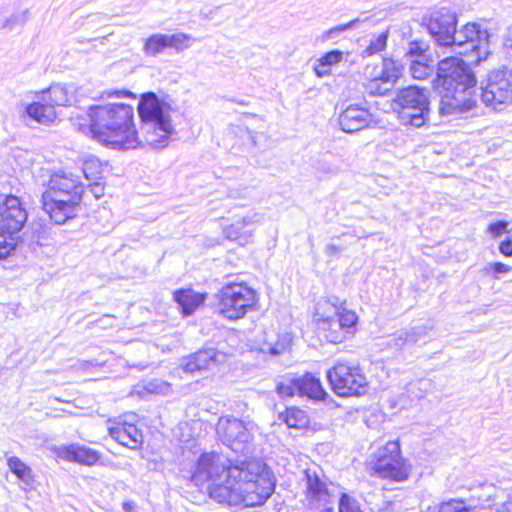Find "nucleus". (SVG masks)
Returning <instances> with one entry per match:
<instances>
[{"label":"nucleus","mask_w":512,"mask_h":512,"mask_svg":"<svg viewBox=\"0 0 512 512\" xmlns=\"http://www.w3.org/2000/svg\"><path fill=\"white\" fill-rule=\"evenodd\" d=\"M100 452L79 444L61 446L57 449V456L63 460L77 462L92 466L100 459Z\"/></svg>","instance_id":"6ab92c4d"},{"label":"nucleus","mask_w":512,"mask_h":512,"mask_svg":"<svg viewBox=\"0 0 512 512\" xmlns=\"http://www.w3.org/2000/svg\"><path fill=\"white\" fill-rule=\"evenodd\" d=\"M27 218V211L18 197L0 196V232L18 235Z\"/></svg>","instance_id":"ddd939ff"},{"label":"nucleus","mask_w":512,"mask_h":512,"mask_svg":"<svg viewBox=\"0 0 512 512\" xmlns=\"http://www.w3.org/2000/svg\"><path fill=\"white\" fill-rule=\"evenodd\" d=\"M438 512H470L463 501L450 500L440 505Z\"/></svg>","instance_id":"c03bdc74"},{"label":"nucleus","mask_w":512,"mask_h":512,"mask_svg":"<svg viewBox=\"0 0 512 512\" xmlns=\"http://www.w3.org/2000/svg\"><path fill=\"white\" fill-rule=\"evenodd\" d=\"M509 71H510V75L512 76V69H511V70H509Z\"/></svg>","instance_id":"69168bd1"},{"label":"nucleus","mask_w":512,"mask_h":512,"mask_svg":"<svg viewBox=\"0 0 512 512\" xmlns=\"http://www.w3.org/2000/svg\"><path fill=\"white\" fill-rule=\"evenodd\" d=\"M26 112L29 117L41 124H50L56 119L54 104L43 101L42 98L39 101L28 105Z\"/></svg>","instance_id":"a878e982"},{"label":"nucleus","mask_w":512,"mask_h":512,"mask_svg":"<svg viewBox=\"0 0 512 512\" xmlns=\"http://www.w3.org/2000/svg\"><path fill=\"white\" fill-rule=\"evenodd\" d=\"M218 310L229 320L243 318L257 302L255 290L244 283H228L218 294Z\"/></svg>","instance_id":"20e7f679"},{"label":"nucleus","mask_w":512,"mask_h":512,"mask_svg":"<svg viewBox=\"0 0 512 512\" xmlns=\"http://www.w3.org/2000/svg\"><path fill=\"white\" fill-rule=\"evenodd\" d=\"M58 189L65 192H84L85 186L79 176L70 171L58 170L50 175L45 191H58Z\"/></svg>","instance_id":"412c9836"},{"label":"nucleus","mask_w":512,"mask_h":512,"mask_svg":"<svg viewBox=\"0 0 512 512\" xmlns=\"http://www.w3.org/2000/svg\"><path fill=\"white\" fill-rule=\"evenodd\" d=\"M172 107L155 93L143 94L138 104L141 135L133 123L134 110L127 104L95 105L88 110L93 137L114 149H133L143 143L164 148L175 133L171 121Z\"/></svg>","instance_id":"f257e3e1"},{"label":"nucleus","mask_w":512,"mask_h":512,"mask_svg":"<svg viewBox=\"0 0 512 512\" xmlns=\"http://www.w3.org/2000/svg\"><path fill=\"white\" fill-rule=\"evenodd\" d=\"M18 23V18L16 16L10 17L5 20V22L2 25V28H8L9 30H12L15 26V24Z\"/></svg>","instance_id":"4d7b16f0"},{"label":"nucleus","mask_w":512,"mask_h":512,"mask_svg":"<svg viewBox=\"0 0 512 512\" xmlns=\"http://www.w3.org/2000/svg\"><path fill=\"white\" fill-rule=\"evenodd\" d=\"M374 474L382 479L402 482L408 479L410 465L401 456L400 445L396 441H389L379 449L372 462Z\"/></svg>","instance_id":"6e6552de"},{"label":"nucleus","mask_w":512,"mask_h":512,"mask_svg":"<svg viewBox=\"0 0 512 512\" xmlns=\"http://www.w3.org/2000/svg\"><path fill=\"white\" fill-rule=\"evenodd\" d=\"M368 90L371 95H385L391 90L379 77L373 78L368 84Z\"/></svg>","instance_id":"de8ad7c7"},{"label":"nucleus","mask_w":512,"mask_h":512,"mask_svg":"<svg viewBox=\"0 0 512 512\" xmlns=\"http://www.w3.org/2000/svg\"><path fill=\"white\" fill-rule=\"evenodd\" d=\"M143 389L149 394L168 395L171 392L170 384L160 379L148 381Z\"/></svg>","instance_id":"ea45409f"},{"label":"nucleus","mask_w":512,"mask_h":512,"mask_svg":"<svg viewBox=\"0 0 512 512\" xmlns=\"http://www.w3.org/2000/svg\"><path fill=\"white\" fill-rule=\"evenodd\" d=\"M271 355H279L285 350L283 343H276L275 345H269L266 349Z\"/></svg>","instance_id":"5fc2aeb1"},{"label":"nucleus","mask_w":512,"mask_h":512,"mask_svg":"<svg viewBox=\"0 0 512 512\" xmlns=\"http://www.w3.org/2000/svg\"><path fill=\"white\" fill-rule=\"evenodd\" d=\"M7 465L10 471L15 474L24 485L32 487L34 484V476L32 469L27 466L20 458L16 456L9 457Z\"/></svg>","instance_id":"c85d7f7f"},{"label":"nucleus","mask_w":512,"mask_h":512,"mask_svg":"<svg viewBox=\"0 0 512 512\" xmlns=\"http://www.w3.org/2000/svg\"><path fill=\"white\" fill-rule=\"evenodd\" d=\"M276 390L282 397H290L297 393L296 386L294 385V379H292L289 383H278Z\"/></svg>","instance_id":"8fccbe9b"},{"label":"nucleus","mask_w":512,"mask_h":512,"mask_svg":"<svg viewBox=\"0 0 512 512\" xmlns=\"http://www.w3.org/2000/svg\"><path fill=\"white\" fill-rule=\"evenodd\" d=\"M481 100L493 110H502L512 100V76L506 68L495 69L481 82Z\"/></svg>","instance_id":"1a4fd4ad"},{"label":"nucleus","mask_w":512,"mask_h":512,"mask_svg":"<svg viewBox=\"0 0 512 512\" xmlns=\"http://www.w3.org/2000/svg\"><path fill=\"white\" fill-rule=\"evenodd\" d=\"M359 22H360L359 19H354L346 24L333 27L323 33L322 39L323 40L332 39L348 29L355 28Z\"/></svg>","instance_id":"37998d69"},{"label":"nucleus","mask_w":512,"mask_h":512,"mask_svg":"<svg viewBox=\"0 0 512 512\" xmlns=\"http://www.w3.org/2000/svg\"><path fill=\"white\" fill-rule=\"evenodd\" d=\"M389 504L387 505V507L385 508V510H380L379 512H389Z\"/></svg>","instance_id":"0e129e2a"},{"label":"nucleus","mask_w":512,"mask_h":512,"mask_svg":"<svg viewBox=\"0 0 512 512\" xmlns=\"http://www.w3.org/2000/svg\"><path fill=\"white\" fill-rule=\"evenodd\" d=\"M424 326H414L396 331L386 340V347L395 351H402L413 347L426 335Z\"/></svg>","instance_id":"f3484780"},{"label":"nucleus","mask_w":512,"mask_h":512,"mask_svg":"<svg viewBox=\"0 0 512 512\" xmlns=\"http://www.w3.org/2000/svg\"><path fill=\"white\" fill-rule=\"evenodd\" d=\"M399 122L404 126L420 128L429 121L430 106L395 108Z\"/></svg>","instance_id":"5701e85b"},{"label":"nucleus","mask_w":512,"mask_h":512,"mask_svg":"<svg viewBox=\"0 0 512 512\" xmlns=\"http://www.w3.org/2000/svg\"><path fill=\"white\" fill-rule=\"evenodd\" d=\"M167 44L169 48L175 49L177 52H182L191 46L193 38L185 33L166 34Z\"/></svg>","instance_id":"c9c22d12"},{"label":"nucleus","mask_w":512,"mask_h":512,"mask_svg":"<svg viewBox=\"0 0 512 512\" xmlns=\"http://www.w3.org/2000/svg\"><path fill=\"white\" fill-rule=\"evenodd\" d=\"M174 300L182 308L185 315L192 314L205 300L203 294L197 293L192 289H180L173 293Z\"/></svg>","instance_id":"393cba45"},{"label":"nucleus","mask_w":512,"mask_h":512,"mask_svg":"<svg viewBox=\"0 0 512 512\" xmlns=\"http://www.w3.org/2000/svg\"><path fill=\"white\" fill-rule=\"evenodd\" d=\"M107 95H108V97H111V96L123 97V96H130L132 94L129 91L115 90V91H112V92H108Z\"/></svg>","instance_id":"bf43d9fd"},{"label":"nucleus","mask_w":512,"mask_h":512,"mask_svg":"<svg viewBox=\"0 0 512 512\" xmlns=\"http://www.w3.org/2000/svg\"><path fill=\"white\" fill-rule=\"evenodd\" d=\"M428 387V383L426 381H418L415 383H410L407 387V393L409 396L411 395V399H420L424 396Z\"/></svg>","instance_id":"a18cd8bd"},{"label":"nucleus","mask_w":512,"mask_h":512,"mask_svg":"<svg viewBox=\"0 0 512 512\" xmlns=\"http://www.w3.org/2000/svg\"><path fill=\"white\" fill-rule=\"evenodd\" d=\"M256 425L233 416L220 417L216 424V433L221 442L232 451L247 455L252 452L253 432Z\"/></svg>","instance_id":"423d86ee"},{"label":"nucleus","mask_w":512,"mask_h":512,"mask_svg":"<svg viewBox=\"0 0 512 512\" xmlns=\"http://www.w3.org/2000/svg\"><path fill=\"white\" fill-rule=\"evenodd\" d=\"M340 251H341V248L335 244H328L326 246V253L328 255H337L338 253H340Z\"/></svg>","instance_id":"13d9d810"},{"label":"nucleus","mask_w":512,"mask_h":512,"mask_svg":"<svg viewBox=\"0 0 512 512\" xmlns=\"http://www.w3.org/2000/svg\"><path fill=\"white\" fill-rule=\"evenodd\" d=\"M373 122L369 110L358 104L348 105L339 115V125L346 133H354L370 126Z\"/></svg>","instance_id":"2eb2a0df"},{"label":"nucleus","mask_w":512,"mask_h":512,"mask_svg":"<svg viewBox=\"0 0 512 512\" xmlns=\"http://www.w3.org/2000/svg\"><path fill=\"white\" fill-rule=\"evenodd\" d=\"M122 508L125 512H134L135 505L132 501H125Z\"/></svg>","instance_id":"680f3d73"},{"label":"nucleus","mask_w":512,"mask_h":512,"mask_svg":"<svg viewBox=\"0 0 512 512\" xmlns=\"http://www.w3.org/2000/svg\"><path fill=\"white\" fill-rule=\"evenodd\" d=\"M457 25L456 13L441 7L431 13L427 28L439 46H448Z\"/></svg>","instance_id":"4468645a"},{"label":"nucleus","mask_w":512,"mask_h":512,"mask_svg":"<svg viewBox=\"0 0 512 512\" xmlns=\"http://www.w3.org/2000/svg\"><path fill=\"white\" fill-rule=\"evenodd\" d=\"M82 171L88 180H96L101 174V164L97 158L91 157L84 161Z\"/></svg>","instance_id":"58836bf2"},{"label":"nucleus","mask_w":512,"mask_h":512,"mask_svg":"<svg viewBox=\"0 0 512 512\" xmlns=\"http://www.w3.org/2000/svg\"><path fill=\"white\" fill-rule=\"evenodd\" d=\"M196 485L208 483L210 498L230 506H259L272 495L275 478L258 459L235 460L219 453H204L192 475Z\"/></svg>","instance_id":"f03ea898"},{"label":"nucleus","mask_w":512,"mask_h":512,"mask_svg":"<svg viewBox=\"0 0 512 512\" xmlns=\"http://www.w3.org/2000/svg\"><path fill=\"white\" fill-rule=\"evenodd\" d=\"M488 44V31L481 30L476 23H468L460 31L455 29L449 45L444 47L450 48L451 52L471 58L470 64H479L490 54Z\"/></svg>","instance_id":"7ed1b4c3"},{"label":"nucleus","mask_w":512,"mask_h":512,"mask_svg":"<svg viewBox=\"0 0 512 512\" xmlns=\"http://www.w3.org/2000/svg\"><path fill=\"white\" fill-rule=\"evenodd\" d=\"M84 192L70 191H44L42 194V208L50 219L58 225L65 224L77 216Z\"/></svg>","instance_id":"0eeeda50"},{"label":"nucleus","mask_w":512,"mask_h":512,"mask_svg":"<svg viewBox=\"0 0 512 512\" xmlns=\"http://www.w3.org/2000/svg\"><path fill=\"white\" fill-rule=\"evenodd\" d=\"M507 226H508V222L498 221L496 223H491L488 226L487 230L492 235V237L497 238L502 234V232L506 231Z\"/></svg>","instance_id":"3c124183"},{"label":"nucleus","mask_w":512,"mask_h":512,"mask_svg":"<svg viewBox=\"0 0 512 512\" xmlns=\"http://www.w3.org/2000/svg\"><path fill=\"white\" fill-rule=\"evenodd\" d=\"M322 169L325 173H328V174H336L339 170L337 167H334V166H326V163H322Z\"/></svg>","instance_id":"052dcab7"},{"label":"nucleus","mask_w":512,"mask_h":512,"mask_svg":"<svg viewBox=\"0 0 512 512\" xmlns=\"http://www.w3.org/2000/svg\"><path fill=\"white\" fill-rule=\"evenodd\" d=\"M475 87L476 85H463L444 89L439 113L448 116L472 110L477 104Z\"/></svg>","instance_id":"f8f14e48"},{"label":"nucleus","mask_w":512,"mask_h":512,"mask_svg":"<svg viewBox=\"0 0 512 512\" xmlns=\"http://www.w3.org/2000/svg\"><path fill=\"white\" fill-rule=\"evenodd\" d=\"M219 357L224 358V355L214 348L199 350L185 358L182 367L190 373L211 370L219 364Z\"/></svg>","instance_id":"dca6fc26"},{"label":"nucleus","mask_w":512,"mask_h":512,"mask_svg":"<svg viewBox=\"0 0 512 512\" xmlns=\"http://www.w3.org/2000/svg\"><path fill=\"white\" fill-rule=\"evenodd\" d=\"M168 48L166 34H153L148 37L143 46V52L148 56H157Z\"/></svg>","instance_id":"2f4dec72"},{"label":"nucleus","mask_w":512,"mask_h":512,"mask_svg":"<svg viewBox=\"0 0 512 512\" xmlns=\"http://www.w3.org/2000/svg\"><path fill=\"white\" fill-rule=\"evenodd\" d=\"M510 270L511 267L502 262L490 263L484 268V272L495 279H498L500 274L507 273Z\"/></svg>","instance_id":"49530a36"},{"label":"nucleus","mask_w":512,"mask_h":512,"mask_svg":"<svg viewBox=\"0 0 512 512\" xmlns=\"http://www.w3.org/2000/svg\"><path fill=\"white\" fill-rule=\"evenodd\" d=\"M304 502L310 509H318L332 503V494L328 488V478L323 469L312 465L303 471Z\"/></svg>","instance_id":"9d476101"},{"label":"nucleus","mask_w":512,"mask_h":512,"mask_svg":"<svg viewBox=\"0 0 512 512\" xmlns=\"http://www.w3.org/2000/svg\"><path fill=\"white\" fill-rule=\"evenodd\" d=\"M89 187L91 189V192L94 194L95 198H97V199L100 198L104 194V188L98 182L91 184Z\"/></svg>","instance_id":"6e6d98bb"},{"label":"nucleus","mask_w":512,"mask_h":512,"mask_svg":"<svg viewBox=\"0 0 512 512\" xmlns=\"http://www.w3.org/2000/svg\"><path fill=\"white\" fill-rule=\"evenodd\" d=\"M430 106L429 91L418 86H408L399 90L393 99V109Z\"/></svg>","instance_id":"a211bd4d"},{"label":"nucleus","mask_w":512,"mask_h":512,"mask_svg":"<svg viewBox=\"0 0 512 512\" xmlns=\"http://www.w3.org/2000/svg\"><path fill=\"white\" fill-rule=\"evenodd\" d=\"M314 71L318 77H325L330 75V67L324 65V63L318 59V63L314 66Z\"/></svg>","instance_id":"864d4df0"},{"label":"nucleus","mask_w":512,"mask_h":512,"mask_svg":"<svg viewBox=\"0 0 512 512\" xmlns=\"http://www.w3.org/2000/svg\"><path fill=\"white\" fill-rule=\"evenodd\" d=\"M499 251L505 257H512V240L507 238L502 241L499 245Z\"/></svg>","instance_id":"603ef678"},{"label":"nucleus","mask_w":512,"mask_h":512,"mask_svg":"<svg viewBox=\"0 0 512 512\" xmlns=\"http://www.w3.org/2000/svg\"><path fill=\"white\" fill-rule=\"evenodd\" d=\"M78 88L74 84H54L42 92L43 101L55 106H68L77 100Z\"/></svg>","instance_id":"4be33fe9"},{"label":"nucleus","mask_w":512,"mask_h":512,"mask_svg":"<svg viewBox=\"0 0 512 512\" xmlns=\"http://www.w3.org/2000/svg\"><path fill=\"white\" fill-rule=\"evenodd\" d=\"M470 59L466 63L457 56H449L438 63L437 78L444 89L463 86L476 85L477 80L470 70Z\"/></svg>","instance_id":"9b49d317"},{"label":"nucleus","mask_w":512,"mask_h":512,"mask_svg":"<svg viewBox=\"0 0 512 512\" xmlns=\"http://www.w3.org/2000/svg\"><path fill=\"white\" fill-rule=\"evenodd\" d=\"M387 32L379 34L375 39H372L370 44L363 50V56H372L386 47Z\"/></svg>","instance_id":"a19ab883"},{"label":"nucleus","mask_w":512,"mask_h":512,"mask_svg":"<svg viewBox=\"0 0 512 512\" xmlns=\"http://www.w3.org/2000/svg\"><path fill=\"white\" fill-rule=\"evenodd\" d=\"M279 417L291 428H303L308 424L306 412L297 407L287 408Z\"/></svg>","instance_id":"c756f323"},{"label":"nucleus","mask_w":512,"mask_h":512,"mask_svg":"<svg viewBox=\"0 0 512 512\" xmlns=\"http://www.w3.org/2000/svg\"><path fill=\"white\" fill-rule=\"evenodd\" d=\"M427 50V46L425 43L420 41H413L409 43V47L406 52V56L410 58V60H427L425 52Z\"/></svg>","instance_id":"79ce46f5"},{"label":"nucleus","mask_w":512,"mask_h":512,"mask_svg":"<svg viewBox=\"0 0 512 512\" xmlns=\"http://www.w3.org/2000/svg\"><path fill=\"white\" fill-rule=\"evenodd\" d=\"M318 329L324 338L333 344L342 343L349 337L336 317L322 322Z\"/></svg>","instance_id":"bb28decb"},{"label":"nucleus","mask_w":512,"mask_h":512,"mask_svg":"<svg viewBox=\"0 0 512 512\" xmlns=\"http://www.w3.org/2000/svg\"><path fill=\"white\" fill-rule=\"evenodd\" d=\"M343 53L339 50H332L325 53L321 58H319L324 65L331 67L334 64L339 63L342 60Z\"/></svg>","instance_id":"09e8293b"},{"label":"nucleus","mask_w":512,"mask_h":512,"mask_svg":"<svg viewBox=\"0 0 512 512\" xmlns=\"http://www.w3.org/2000/svg\"><path fill=\"white\" fill-rule=\"evenodd\" d=\"M340 308L337 298L320 299L315 306L314 319L317 325L336 317Z\"/></svg>","instance_id":"cd10ccee"},{"label":"nucleus","mask_w":512,"mask_h":512,"mask_svg":"<svg viewBox=\"0 0 512 512\" xmlns=\"http://www.w3.org/2000/svg\"><path fill=\"white\" fill-rule=\"evenodd\" d=\"M321 510V512H334L332 507H325Z\"/></svg>","instance_id":"e2e57ef3"},{"label":"nucleus","mask_w":512,"mask_h":512,"mask_svg":"<svg viewBox=\"0 0 512 512\" xmlns=\"http://www.w3.org/2000/svg\"><path fill=\"white\" fill-rule=\"evenodd\" d=\"M401 75V66L392 59H383L382 71L378 76L388 87L392 89Z\"/></svg>","instance_id":"7c9ffc66"},{"label":"nucleus","mask_w":512,"mask_h":512,"mask_svg":"<svg viewBox=\"0 0 512 512\" xmlns=\"http://www.w3.org/2000/svg\"><path fill=\"white\" fill-rule=\"evenodd\" d=\"M336 318L349 337L354 335L355 327L358 321V317L354 311L348 310L342 304H340Z\"/></svg>","instance_id":"473e14b6"},{"label":"nucleus","mask_w":512,"mask_h":512,"mask_svg":"<svg viewBox=\"0 0 512 512\" xmlns=\"http://www.w3.org/2000/svg\"><path fill=\"white\" fill-rule=\"evenodd\" d=\"M338 512H363V510L356 498L347 493H341Z\"/></svg>","instance_id":"4c0bfd02"},{"label":"nucleus","mask_w":512,"mask_h":512,"mask_svg":"<svg viewBox=\"0 0 512 512\" xmlns=\"http://www.w3.org/2000/svg\"><path fill=\"white\" fill-rule=\"evenodd\" d=\"M252 221L248 217H244L224 228L225 236L230 240H238L243 237L247 230L246 228L251 225Z\"/></svg>","instance_id":"72a5a7b5"},{"label":"nucleus","mask_w":512,"mask_h":512,"mask_svg":"<svg viewBox=\"0 0 512 512\" xmlns=\"http://www.w3.org/2000/svg\"><path fill=\"white\" fill-rule=\"evenodd\" d=\"M109 435L119 444L135 449L142 442V433L135 424L126 421H118L108 428Z\"/></svg>","instance_id":"aec40b11"},{"label":"nucleus","mask_w":512,"mask_h":512,"mask_svg":"<svg viewBox=\"0 0 512 512\" xmlns=\"http://www.w3.org/2000/svg\"><path fill=\"white\" fill-rule=\"evenodd\" d=\"M426 60H411L410 74L414 79L423 80L431 75L433 69L426 62Z\"/></svg>","instance_id":"e433bc0d"},{"label":"nucleus","mask_w":512,"mask_h":512,"mask_svg":"<svg viewBox=\"0 0 512 512\" xmlns=\"http://www.w3.org/2000/svg\"><path fill=\"white\" fill-rule=\"evenodd\" d=\"M294 385L300 396H307L310 399L321 400L327 396L318 378L310 373L294 378Z\"/></svg>","instance_id":"b1692460"},{"label":"nucleus","mask_w":512,"mask_h":512,"mask_svg":"<svg viewBox=\"0 0 512 512\" xmlns=\"http://www.w3.org/2000/svg\"><path fill=\"white\" fill-rule=\"evenodd\" d=\"M19 235L0 232V259L10 256L16 249Z\"/></svg>","instance_id":"f704fd0d"},{"label":"nucleus","mask_w":512,"mask_h":512,"mask_svg":"<svg viewBox=\"0 0 512 512\" xmlns=\"http://www.w3.org/2000/svg\"><path fill=\"white\" fill-rule=\"evenodd\" d=\"M332 390L341 397L361 396L368 390V380L363 370L349 362H336L327 371Z\"/></svg>","instance_id":"39448f33"}]
</instances>
